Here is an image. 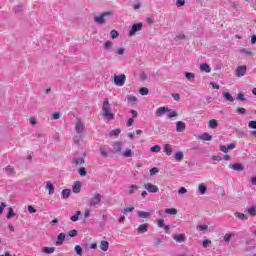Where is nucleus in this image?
Returning a JSON list of instances; mask_svg holds the SVG:
<instances>
[{"label": "nucleus", "mask_w": 256, "mask_h": 256, "mask_svg": "<svg viewBox=\"0 0 256 256\" xmlns=\"http://www.w3.org/2000/svg\"><path fill=\"white\" fill-rule=\"evenodd\" d=\"M102 113L104 119H108V121H113L115 119V114L111 113V104L109 103V99H105L102 104Z\"/></svg>", "instance_id": "f257e3e1"}, {"label": "nucleus", "mask_w": 256, "mask_h": 256, "mask_svg": "<svg viewBox=\"0 0 256 256\" xmlns=\"http://www.w3.org/2000/svg\"><path fill=\"white\" fill-rule=\"evenodd\" d=\"M112 13L111 12H104L100 16H95L94 17V22L98 23V25H103L105 24L108 19L111 18Z\"/></svg>", "instance_id": "f03ea898"}, {"label": "nucleus", "mask_w": 256, "mask_h": 256, "mask_svg": "<svg viewBox=\"0 0 256 256\" xmlns=\"http://www.w3.org/2000/svg\"><path fill=\"white\" fill-rule=\"evenodd\" d=\"M143 29V23L138 22V23H134L129 31V37H133L135 35H137V33H139V31H141Z\"/></svg>", "instance_id": "7ed1b4c3"}, {"label": "nucleus", "mask_w": 256, "mask_h": 256, "mask_svg": "<svg viewBox=\"0 0 256 256\" xmlns=\"http://www.w3.org/2000/svg\"><path fill=\"white\" fill-rule=\"evenodd\" d=\"M125 79H127L125 74L116 75L114 76V83L117 87H123V85H125Z\"/></svg>", "instance_id": "20e7f679"}, {"label": "nucleus", "mask_w": 256, "mask_h": 256, "mask_svg": "<svg viewBox=\"0 0 256 256\" xmlns=\"http://www.w3.org/2000/svg\"><path fill=\"white\" fill-rule=\"evenodd\" d=\"M102 197L103 196H101V194L95 193L94 196L89 201L90 207H95V205H99L101 203Z\"/></svg>", "instance_id": "39448f33"}, {"label": "nucleus", "mask_w": 256, "mask_h": 256, "mask_svg": "<svg viewBox=\"0 0 256 256\" xmlns=\"http://www.w3.org/2000/svg\"><path fill=\"white\" fill-rule=\"evenodd\" d=\"M75 131L78 135H83V132L85 131V123H83L81 120H78L75 125Z\"/></svg>", "instance_id": "423d86ee"}, {"label": "nucleus", "mask_w": 256, "mask_h": 256, "mask_svg": "<svg viewBox=\"0 0 256 256\" xmlns=\"http://www.w3.org/2000/svg\"><path fill=\"white\" fill-rule=\"evenodd\" d=\"M144 189H146V191H149V193H158L159 192V187H157V185H153L151 183L144 184Z\"/></svg>", "instance_id": "0eeeda50"}, {"label": "nucleus", "mask_w": 256, "mask_h": 256, "mask_svg": "<svg viewBox=\"0 0 256 256\" xmlns=\"http://www.w3.org/2000/svg\"><path fill=\"white\" fill-rule=\"evenodd\" d=\"M168 111H171V109H169L165 106H162V107L157 108L155 115H156V117H163V115H165V113H168Z\"/></svg>", "instance_id": "6e6552de"}, {"label": "nucleus", "mask_w": 256, "mask_h": 256, "mask_svg": "<svg viewBox=\"0 0 256 256\" xmlns=\"http://www.w3.org/2000/svg\"><path fill=\"white\" fill-rule=\"evenodd\" d=\"M173 239L176 243H185L187 241L185 234H174Z\"/></svg>", "instance_id": "1a4fd4ad"}, {"label": "nucleus", "mask_w": 256, "mask_h": 256, "mask_svg": "<svg viewBox=\"0 0 256 256\" xmlns=\"http://www.w3.org/2000/svg\"><path fill=\"white\" fill-rule=\"evenodd\" d=\"M245 73H247V66H238L236 69V75L238 77H244Z\"/></svg>", "instance_id": "9d476101"}, {"label": "nucleus", "mask_w": 256, "mask_h": 256, "mask_svg": "<svg viewBox=\"0 0 256 256\" xmlns=\"http://www.w3.org/2000/svg\"><path fill=\"white\" fill-rule=\"evenodd\" d=\"M147 231H149V224L148 223L141 224L137 228V232L140 233L141 235H143V233H147Z\"/></svg>", "instance_id": "9b49d317"}, {"label": "nucleus", "mask_w": 256, "mask_h": 256, "mask_svg": "<svg viewBox=\"0 0 256 256\" xmlns=\"http://www.w3.org/2000/svg\"><path fill=\"white\" fill-rule=\"evenodd\" d=\"M81 187H83V184L80 181L74 182L72 186L73 193H81Z\"/></svg>", "instance_id": "f8f14e48"}, {"label": "nucleus", "mask_w": 256, "mask_h": 256, "mask_svg": "<svg viewBox=\"0 0 256 256\" xmlns=\"http://www.w3.org/2000/svg\"><path fill=\"white\" fill-rule=\"evenodd\" d=\"M185 122L183 121H178L176 122V131L177 133H182V131H185Z\"/></svg>", "instance_id": "ddd939ff"}, {"label": "nucleus", "mask_w": 256, "mask_h": 256, "mask_svg": "<svg viewBox=\"0 0 256 256\" xmlns=\"http://www.w3.org/2000/svg\"><path fill=\"white\" fill-rule=\"evenodd\" d=\"M230 169H233V171H243L245 169V166L241 163H235L230 165Z\"/></svg>", "instance_id": "4468645a"}, {"label": "nucleus", "mask_w": 256, "mask_h": 256, "mask_svg": "<svg viewBox=\"0 0 256 256\" xmlns=\"http://www.w3.org/2000/svg\"><path fill=\"white\" fill-rule=\"evenodd\" d=\"M67 235L65 233H60L57 236L56 245H63V242L65 241Z\"/></svg>", "instance_id": "2eb2a0df"}, {"label": "nucleus", "mask_w": 256, "mask_h": 256, "mask_svg": "<svg viewBox=\"0 0 256 256\" xmlns=\"http://www.w3.org/2000/svg\"><path fill=\"white\" fill-rule=\"evenodd\" d=\"M198 139H201L202 141H212L213 136L207 132H204L202 135L198 136Z\"/></svg>", "instance_id": "dca6fc26"}, {"label": "nucleus", "mask_w": 256, "mask_h": 256, "mask_svg": "<svg viewBox=\"0 0 256 256\" xmlns=\"http://www.w3.org/2000/svg\"><path fill=\"white\" fill-rule=\"evenodd\" d=\"M163 151H164V153H165L166 155H168V156L173 155V148L171 147L170 144H165V145H164V148H163Z\"/></svg>", "instance_id": "f3484780"}, {"label": "nucleus", "mask_w": 256, "mask_h": 256, "mask_svg": "<svg viewBox=\"0 0 256 256\" xmlns=\"http://www.w3.org/2000/svg\"><path fill=\"white\" fill-rule=\"evenodd\" d=\"M122 147H123V143H121L119 141L115 142L114 147H113L114 153H121Z\"/></svg>", "instance_id": "a211bd4d"}, {"label": "nucleus", "mask_w": 256, "mask_h": 256, "mask_svg": "<svg viewBox=\"0 0 256 256\" xmlns=\"http://www.w3.org/2000/svg\"><path fill=\"white\" fill-rule=\"evenodd\" d=\"M200 70L204 73H211V66H209L207 63H203L200 65Z\"/></svg>", "instance_id": "6ab92c4d"}, {"label": "nucleus", "mask_w": 256, "mask_h": 256, "mask_svg": "<svg viewBox=\"0 0 256 256\" xmlns=\"http://www.w3.org/2000/svg\"><path fill=\"white\" fill-rule=\"evenodd\" d=\"M42 253H45L46 255H51V253H55V247H43Z\"/></svg>", "instance_id": "aec40b11"}, {"label": "nucleus", "mask_w": 256, "mask_h": 256, "mask_svg": "<svg viewBox=\"0 0 256 256\" xmlns=\"http://www.w3.org/2000/svg\"><path fill=\"white\" fill-rule=\"evenodd\" d=\"M46 189H48V195H53V193H55V186L51 182H47Z\"/></svg>", "instance_id": "412c9836"}, {"label": "nucleus", "mask_w": 256, "mask_h": 256, "mask_svg": "<svg viewBox=\"0 0 256 256\" xmlns=\"http://www.w3.org/2000/svg\"><path fill=\"white\" fill-rule=\"evenodd\" d=\"M222 96L224 97V99H226V101H230V103H233V101H235V98H233V96L229 92H223Z\"/></svg>", "instance_id": "4be33fe9"}, {"label": "nucleus", "mask_w": 256, "mask_h": 256, "mask_svg": "<svg viewBox=\"0 0 256 256\" xmlns=\"http://www.w3.org/2000/svg\"><path fill=\"white\" fill-rule=\"evenodd\" d=\"M248 215H250L251 217H255L256 216V205H252L248 208L247 210Z\"/></svg>", "instance_id": "5701e85b"}, {"label": "nucleus", "mask_w": 256, "mask_h": 256, "mask_svg": "<svg viewBox=\"0 0 256 256\" xmlns=\"http://www.w3.org/2000/svg\"><path fill=\"white\" fill-rule=\"evenodd\" d=\"M100 249L102 251H109V242L106 240L101 241Z\"/></svg>", "instance_id": "b1692460"}, {"label": "nucleus", "mask_w": 256, "mask_h": 256, "mask_svg": "<svg viewBox=\"0 0 256 256\" xmlns=\"http://www.w3.org/2000/svg\"><path fill=\"white\" fill-rule=\"evenodd\" d=\"M235 217H237V219H240L241 221H247V219H249V217H247V215H245L244 213H241V212H236Z\"/></svg>", "instance_id": "393cba45"}, {"label": "nucleus", "mask_w": 256, "mask_h": 256, "mask_svg": "<svg viewBox=\"0 0 256 256\" xmlns=\"http://www.w3.org/2000/svg\"><path fill=\"white\" fill-rule=\"evenodd\" d=\"M71 197V189L62 190V199H69Z\"/></svg>", "instance_id": "a878e982"}, {"label": "nucleus", "mask_w": 256, "mask_h": 256, "mask_svg": "<svg viewBox=\"0 0 256 256\" xmlns=\"http://www.w3.org/2000/svg\"><path fill=\"white\" fill-rule=\"evenodd\" d=\"M138 217H140V219H148V217H151V213L140 211L138 212Z\"/></svg>", "instance_id": "bb28decb"}, {"label": "nucleus", "mask_w": 256, "mask_h": 256, "mask_svg": "<svg viewBox=\"0 0 256 256\" xmlns=\"http://www.w3.org/2000/svg\"><path fill=\"white\" fill-rule=\"evenodd\" d=\"M209 127L210 129H217V127H219V122H217L216 119H212L209 121Z\"/></svg>", "instance_id": "cd10ccee"}, {"label": "nucleus", "mask_w": 256, "mask_h": 256, "mask_svg": "<svg viewBox=\"0 0 256 256\" xmlns=\"http://www.w3.org/2000/svg\"><path fill=\"white\" fill-rule=\"evenodd\" d=\"M198 191L200 195H205V193H207V186L205 184H200L198 186Z\"/></svg>", "instance_id": "c85d7f7f"}, {"label": "nucleus", "mask_w": 256, "mask_h": 256, "mask_svg": "<svg viewBox=\"0 0 256 256\" xmlns=\"http://www.w3.org/2000/svg\"><path fill=\"white\" fill-rule=\"evenodd\" d=\"M5 171L7 173V175L11 176V175H15V168H13V166L9 165L5 168Z\"/></svg>", "instance_id": "c756f323"}, {"label": "nucleus", "mask_w": 256, "mask_h": 256, "mask_svg": "<svg viewBox=\"0 0 256 256\" xmlns=\"http://www.w3.org/2000/svg\"><path fill=\"white\" fill-rule=\"evenodd\" d=\"M121 135V129H114L109 133V137H119Z\"/></svg>", "instance_id": "7c9ffc66"}, {"label": "nucleus", "mask_w": 256, "mask_h": 256, "mask_svg": "<svg viewBox=\"0 0 256 256\" xmlns=\"http://www.w3.org/2000/svg\"><path fill=\"white\" fill-rule=\"evenodd\" d=\"M15 211L13 210V208L12 207H10L9 209H8V213H7V215H6V218L7 219H13V217H15Z\"/></svg>", "instance_id": "2f4dec72"}, {"label": "nucleus", "mask_w": 256, "mask_h": 256, "mask_svg": "<svg viewBox=\"0 0 256 256\" xmlns=\"http://www.w3.org/2000/svg\"><path fill=\"white\" fill-rule=\"evenodd\" d=\"M185 39H187V36L183 33H178L174 38L175 41H183Z\"/></svg>", "instance_id": "473e14b6"}, {"label": "nucleus", "mask_w": 256, "mask_h": 256, "mask_svg": "<svg viewBox=\"0 0 256 256\" xmlns=\"http://www.w3.org/2000/svg\"><path fill=\"white\" fill-rule=\"evenodd\" d=\"M174 159H176V161H183V152L178 151L174 154Z\"/></svg>", "instance_id": "72a5a7b5"}, {"label": "nucleus", "mask_w": 256, "mask_h": 256, "mask_svg": "<svg viewBox=\"0 0 256 256\" xmlns=\"http://www.w3.org/2000/svg\"><path fill=\"white\" fill-rule=\"evenodd\" d=\"M79 215H81V211H76L75 215L70 217V220L73 221V223L79 221Z\"/></svg>", "instance_id": "f704fd0d"}, {"label": "nucleus", "mask_w": 256, "mask_h": 256, "mask_svg": "<svg viewBox=\"0 0 256 256\" xmlns=\"http://www.w3.org/2000/svg\"><path fill=\"white\" fill-rule=\"evenodd\" d=\"M72 163H74V165H83L85 164V159L83 158H75Z\"/></svg>", "instance_id": "c9c22d12"}, {"label": "nucleus", "mask_w": 256, "mask_h": 256, "mask_svg": "<svg viewBox=\"0 0 256 256\" xmlns=\"http://www.w3.org/2000/svg\"><path fill=\"white\" fill-rule=\"evenodd\" d=\"M240 53L242 55H247V57H251V55H253V52L250 49H245V48L240 50Z\"/></svg>", "instance_id": "e433bc0d"}, {"label": "nucleus", "mask_w": 256, "mask_h": 256, "mask_svg": "<svg viewBox=\"0 0 256 256\" xmlns=\"http://www.w3.org/2000/svg\"><path fill=\"white\" fill-rule=\"evenodd\" d=\"M82 139H83V134H78V136L73 137V141L75 145H79Z\"/></svg>", "instance_id": "4c0bfd02"}, {"label": "nucleus", "mask_w": 256, "mask_h": 256, "mask_svg": "<svg viewBox=\"0 0 256 256\" xmlns=\"http://www.w3.org/2000/svg\"><path fill=\"white\" fill-rule=\"evenodd\" d=\"M185 77L188 81H195V74L191 72H185Z\"/></svg>", "instance_id": "58836bf2"}, {"label": "nucleus", "mask_w": 256, "mask_h": 256, "mask_svg": "<svg viewBox=\"0 0 256 256\" xmlns=\"http://www.w3.org/2000/svg\"><path fill=\"white\" fill-rule=\"evenodd\" d=\"M179 113H177V111H174L172 109H170V111H168V119H173V117H178Z\"/></svg>", "instance_id": "ea45409f"}, {"label": "nucleus", "mask_w": 256, "mask_h": 256, "mask_svg": "<svg viewBox=\"0 0 256 256\" xmlns=\"http://www.w3.org/2000/svg\"><path fill=\"white\" fill-rule=\"evenodd\" d=\"M165 213H167L168 215H177V209L167 208V209H165Z\"/></svg>", "instance_id": "a19ab883"}, {"label": "nucleus", "mask_w": 256, "mask_h": 256, "mask_svg": "<svg viewBox=\"0 0 256 256\" xmlns=\"http://www.w3.org/2000/svg\"><path fill=\"white\" fill-rule=\"evenodd\" d=\"M111 47H113V42H111V41H106V42L104 43V49H105V51H111Z\"/></svg>", "instance_id": "79ce46f5"}, {"label": "nucleus", "mask_w": 256, "mask_h": 256, "mask_svg": "<svg viewBox=\"0 0 256 256\" xmlns=\"http://www.w3.org/2000/svg\"><path fill=\"white\" fill-rule=\"evenodd\" d=\"M197 229H198V231H201V233H205V231H207V229H209V226L206 224L198 225Z\"/></svg>", "instance_id": "37998d69"}, {"label": "nucleus", "mask_w": 256, "mask_h": 256, "mask_svg": "<svg viewBox=\"0 0 256 256\" xmlns=\"http://www.w3.org/2000/svg\"><path fill=\"white\" fill-rule=\"evenodd\" d=\"M139 93L142 96L149 95V89L147 87H142L139 89Z\"/></svg>", "instance_id": "c03bdc74"}, {"label": "nucleus", "mask_w": 256, "mask_h": 256, "mask_svg": "<svg viewBox=\"0 0 256 256\" xmlns=\"http://www.w3.org/2000/svg\"><path fill=\"white\" fill-rule=\"evenodd\" d=\"M77 235H79V231H77L76 229L69 231L67 239H69V237H77Z\"/></svg>", "instance_id": "a18cd8bd"}, {"label": "nucleus", "mask_w": 256, "mask_h": 256, "mask_svg": "<svg viewBox=\"0 0 256 256\" xmlns=\"http://www.w3.org/2000/svg\"><path fill=\"white\" fill-rule=\"evenodd\" d=\"M150 151H151L152 153H159V151H161V146H159V145H154V146H152V147L150 148Z\"/></svg>", "instance_id": "49530a36"}, {"label": "nucleus", "mask_w": 256, "mask_h": 256, "mask_svg": "<svg viewBox=\"0 0 256 256\" xmlns=\"http://www.w3.org/2000/svg\"><path fill=\"white\" fill-rule=\"evenodd\" d=\"M74 251L78 255H83V248L80 245H76L75 248H74Z\"/></svg>", "instance_id": "de8ad7c7"}, {"label": "nucleus", "mask_w": 256, "mask_h": 256, "mask_svg": "<svg viewBox=\"0 0 256 256\" xmlns=\"http://www.w3.org/2000/svg\"><path fill=\"white\" fill-rule=\"evenodd\" d=\"M78 173L80 177H85V175H87V170L85 169V167H81L78 169Z\"/></svg>", "instance_id": "09e8293b"}, {"label": "nucleus", "mask_w": 256, "mask_h": 256, "mask_svg": "<svg viewBox=\"0 0 256 256\" xmlns=\"http://www.w3.org/2000/svg\"><path fill=\"white\" fill-rule=\"evenodd\" d=\"M137 189H139V186L132 184L130 186L129 195H133V193H135V191H137Z\"/></svg>", "instance_id": "8fccbe9b"}, {"label": "nucleus", "mask_w": 256, "mask_h": 256, "mask_svg": "<svg viewBox=\"0 0 256 256\" xmlns=\"http://www.w3.org/2000/svg\"><path fill=\"white\" fill-rule=\"evenodd\" d=\"M132 211H135V207L124 208V209L122 210V213H123L124 215H127L128 213H132Z\"/></svg>", "instance_id": "3c124183"}, {"label": "nucleus", "mask_w": 256, "mask_h": 256, "mask_svg": "<svg viewBox=\"0 0 256 256\" xmlns=\"http://www.w3.org/2000/svg\"><path fill=\"white\" fill-rule=\"evenodd\" d=\"M110 37L111 39H117V37H119V32L117 30H112L110 32Z\"/></svg>", "instance_id": "603ef678"}, {"label": "nucleus", "mask_w": 256, "mask_h": 256, "mask_svg": "<svg viewBox=\"0 0 256 256\" xmlns=\"http://www.w3.org/2000/svg\"><path fill=\"white\" fill-rule=\"evenodd\" d=\"M123 157H133V151H131V149H127L123 152Z\"/></svg>", "instance_id": "864d4df0"}, {"label": "nucleus", "mask_w": 256, "mask_h": 256, "mask_svg": "<svg viewBox=\"0 0 256 256\" xmlns=\"http://www.w3.org/2000/svg\"><path fill=\"white\" fill-rule=\"evenodd\" d=\"M249 129H256V120H251L248 122Z\"/></svg>", "instance_id": "5fc2aeb1"}, {"label": "nucleus", "mask_w": 256, "mask_h": 256, "mask_svg": "<svg viewBox=\"0 0 256 256\" xmlns=\"http://www.w3.org/2000/svg\"><path fill=\"white\" fill-rule=\"evenodd\" d=\"M161 243H163V238H155L154 239L155 247H159V245H161Z\"/></svg>", "instance_id": "6e6d98bb"}, {"label": "nucleus", "mask_w": 256, "mask_h": 256, "mask_svg": "<svg viewBox=\"0 0 256 256\" xmlns=\"http://www.w3.org/2000/svg\"><path fill=\"white\" fill-rule=\"evenodd\" d=\"M14 13L16 14L23 13V6H15Z\"/></svg>", "instance_id": "4d7b16f0"}, {"label": "nucleus", "mask_w": 256, "mask_h": 256, "mask_svg": "<svg viewBox=\"0 0 256 256\" xmlns=\"http://www.w3.org/2000/svg\"><path fill=\"white\" fill-rule=\"evenodd\" d=\"M236 112L239 115H245V113H247V109L239 107V108H237Z\"/></svg>", "instance_id": "13d9d810"}, {"label": "nucleus", "mask_w": 256, "mask_h": 256, "mask_svg": "<svg viewBox=\"0 0 256 256\" xmlns=\"http://www.w3.org/2000/svg\"><path fill=\"white\" fill-rule=\"evenodd\" d=\"M236 99H237V101H246V99H245V94H243V93H238Z\"/></svg>", "instance_id": "bf43d9fd"}, {"label": "nucleus", "mask_w": 256, "mask_h": 256, "mask_svg": "<svg viewBox=\"0 0 256 256\" xmlns=\"http://www.w3.org/2000/svg\"><path fill=\"white\" fill-rule=\"evenodd\" d=\"M202 245H203L204 248L209 247V245H211V240H209V239L203 240Z\"/></svg>", "instance_id": "052dcab7"}, {"label": "nucleus", "mask_w": 256, "mask_h": 256, "mask_svg": "<svg viewBox=\"0 0 256 256\" xmlns=\"http://www.w3.org/2000/svg\"><path fill=\"white\" fill-rule=\"evenodd\" d=\"M231 237H233V234L228 233L224 236V241L225 243H229V241H231Z\"/></svg>", "instance_id": "680f3d73"}, {"label": "nucleus", "mask_w": 256, "mask_h": 256, "mask_svg": "<svg viewBox=\"0 0 256 256\" xmlns=\"http://www.w3.org/2000/svg\"><path fill=\"white\" fill-rule=\"evenodd\" d=\"M127 101H128V103H137V97L129 96Z\"/></svg>", "instance_id": "e2e57ef3"}, {"label": "nucleus", "mask_w": 256, "mask_h": 256, "mask_svg": "<svg viewBox=\"0 0 256 256\" xmlns=\"http://www.w3.org/2000/svg\"><path fill=\"white\" fill-rule=\"evenodd\" d=\"M100 154L102 155V157H105L106 159L107 157H109V152H107L103 148L100 149Z\"/></svg>", "instance_id": "0e129e2a"}, {"label": "nucleus", "mask_w": 256, "mask_h": 256, "mask_svg": "<svg viewBox=\"0 0 256 256\" xmlns=\"http://www.w3.org/2000/svg\"><path fill=\"white\" fill-rule=\"evenodd\" d=\"M159 171V168L157 167H153L150 169V175L153 176V175H157V172Z\"/></svg>", "instance_id": "69168bd1"}, {"label": "nucleus", "mask_w": 256, "mask_h": 256, "mask_svg": "<svg viewBox=\"0 0 256 256\" xmlns=\"http://www.w3.org/2000/svg\"><path fill=\"white\" fill-rule=\"evenodd\" d=\"M158 227H160L161 229H163V227H165V220L159 219V220H158Z\"/></svg>", "instance_id": "338daca9"}, {"label": "nucleus", "mask_w": 256, "mask_h": 256, "mask_svg": "<svg viewBox=\"0 0 256 256\" xmlns=\"http://www.w3.org/2000/svg\"><path fill=\"white\" fill-rule=\"evenodd\" d=\"M185 5V0H177L176 1V6L177 7H183Z\"/></svg>", "instance_id": "774afa93"}]
</instances>
